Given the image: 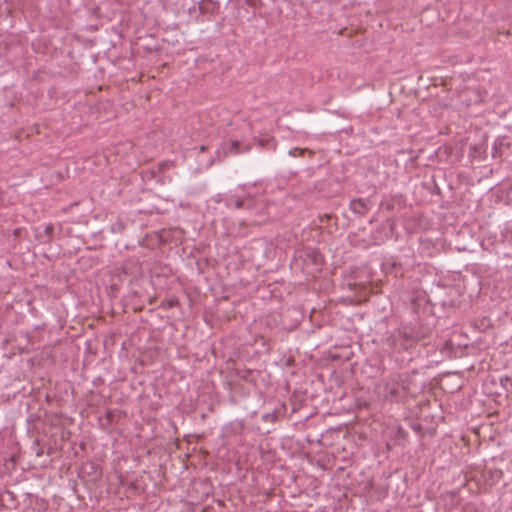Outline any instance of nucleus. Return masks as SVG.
Listing matches in <instances>:
<instances>
[{
    "mask_svg": "<svg viewBox=\"0 0 512 512\" xmlns=\"http://www.w3.org/2000/svg\"><path fill=\"white\" fill-rule=\"evenodd\" d=\"M379 394L388 401L399 402L408 393V379L401 374H393L378 385Z\"/></svg>",
    "mask_w": 512,
    "mask_h": 512,
    "instance_id": "f257e3e1",
    "label": "nucleus"
},
{
    "mask_svg": "<svg viewBox=\"0 0 512 512\" xmlns=\"http://www.w3.org/2000/svg\"><path fill=\"white\" fill-rule=\"evenodd\" d=\"M387 344L392 347L394 351L398 352H410L416 345L404 326L393 332L387 338Z\"/></svg>",
    "mask_w": 512,
    "mask_h": 512,
    "instance_id": "f03ea898",
    "label": "nucleus"
},
{
    "mask_svg": "<svg viewBox=\"0 0 512 512\" xmlns=\"http://www.w3.org/2000/svg\"><path fill=\"white\" fill-rule=\"evenodd\" d=\"M251 146L249 144L243 145L238 140H232L229 143L223 144L217 151L216 156L218 161H222L227 155H238L241 153L249 152Z\"/></svg>",
    "mask_w": 512,
    "mask_h": 512,
    "instance_id": "7ed1b4c3",
    "label": "nucleus"
},
{
    "mask_svg": "<svg viewBox=\"0 0 512 512\" xmlns=\"http://www.w3.org/2000/svg\"><path fill=\"white\" fill-rule=\"evenodd\" d=\"M404 327L415 344L426 341L432 334V329L422 323L409 324Z\"/></svg>",
    "mask_w": 512,
    "mask_h": 512,
    "instance_id": "20e7f679",
    "label": "nucleus"
},
{
    "mask_svg": "<svg viewBox=\"0 0 512 512\" xmlns=\"http://www.w3.org/2000/svg\"><path fill=\"white\" fill-rule=\"evenodd\" d=\"M226 205L228 207H234L236 209H253L255 206V199L251 196L240 198L235 195H231L226 200Z\"/></svg>",
    "mask_w": 512,
    "mask_h": 512,
    "instance_id": "39448f33",
    "label": "nucleus"
},
{
    "mask_svg": "<svg viewBox=\"0 0 512 512\" xmlns=\"http://www.w3.org/2000/svg\"><path fill=\"white\" fill-rule=\"evenodd\" d=\"M405 206V199L402 195H391L380 203V208L385 209L389 212L394 211L395 209L401 210Z\"/></svg>",
    "mask_w": 512,
    "mask_h": 512,
    "instance_id": "423d86ee",
    "label": "nucleus"
},
{
    "mask_svg": "<svg viewBox=\"0 0 512 512\" xmlns=\"http://www.w3.org/2000/svg\"><path fill=\"white\" fill-rule=\"evenodd\" d=\"M349 208L353 213L365 216L370 210L369 200L365 198L352 199L349 203Z\"/></svg>",
    "mask_w": 512,
    "mask_h": 512,
    "instance_id": "0eeeda50",
    "label": "nucleus"
},
{
    "mask_svg": "<svg viewBox=\"0 0 512 512\" xmlns=\"http://www.w3.org/2000/svg\"><path fill=\"white\" fill-rule=\"evenodd\" d=\"M509 148L510 144L505 143L504 139H497L493 144L491 155L493 158L501 157L503 154V150Z\"/></svg>",
    "mask_w": 512,
    "mask_h": 512,
    "instance_id": "6e6552de",
    "label": "nucleus"
},
{
    "mask_svg": "<svg viewBox=\"0 0 512 512\" xmlns=\"http://www.w3.org/2000/svg\"><path fill=\"white\" fill-rule=\"evenodd\" d=\"M305 260L310 261L312 264L318 266L321 265L322 255L318 250L309 248L305 250Z\"/></svg>",
    "mask_w": 512,
    "mask_h": 512,
    "instance_id": "1a4fd4ad",
    "label": "nucleus"
},
{
    "mask_svg": "<svg viewBox=\"0 0 512 512\" xmlns=\"http://www.w3.org/2000/svg\"><path fill=\"white\" fill-rule=\"evenodd\" d=\"M216 9V3L212 0H201L199 4V10L201 13H214Z\"/></svg>",
    "mask_w": 512,
    "mask_h": 512,
    "instance_id": "9d476101",
    "label": "nucleus"
},
{
    "mask_svg": "<svg viewBox=\"0 0 512 512\" xmlns=\"http://www.w3.org/2000/svg\"><path fill=\"white\" fill-rule=\"evenodd\" d=\"M53 232H54V226L52 224L46 225V227L44 229V235L40 236L41 241L44 243L50 242L52 239Z\"/></svg>",
    "mask_w": 512,
    "mask_h": 512,
    "instance_id": "9b49d317",
    "label": "nucleus"
},
{
    "mask_svg": "<svg viewBox=\"0 0 512 512\" xmlns=\"http://www.w3.org/2000/svg\"><path fill=\"white\" fill-rule=\"evenodd\" d=\"M263 421L276 422L279 419V413L277 411L266 413L262 416Z\"/></svg>",
    "mask_w": 512,
    "mask_h": 512,
    "instance_id": "f8f14e48",
    "label": "nucleus"
},
{
    "mask_svg": "<svg viewBox=\"0 0 512 512\" xmlns=\"http://www.w3.org/2000/svg\"><path fill=\"white\" fill-rule=\"evenodd\" d=\"M500 382L506 391L512 392V377H510V376L502 377L500 379Z\"/></svg>",
    "mask_w": 512,
    "mask_h": 512,
    "instance_id": "ddd939ff",
    "label": "nucleus"
},
{
    "mask_svg": "<svg viewBox=\"0 0 512 512\" xmlns=\"http://www.w3.org/2000/svg\"><path fill=\"white\" fill-rule=\"evenodd\" d=\"M297 152H298L299 154H302V153L304 152V150L299 149V148H296V149H294L293 151H290V154H291V155H293V156H296V155H297Z\"/></svg>",
    "mask_w": 512,
    "mask_h": 512,
    "instance_id": "4468645a",
    "label": "nucleus"
},
{
    "mask_svg": "<svg viewBox=\"0 0 512 512\" xmlns=\"http://www.w3.org/2000/svg\"><path fill=\"white\" fill-rule=\"evenodd\" d=\"M178 304V301L176 299H171L168 303L169 307H174Z\"/></svg>",
    "mask_w": 512,
    "mask_h": 512,
    "instance_id": "2eb2a0df",
    "label": "nucleus"
},
{
    "mask_svg": "<svg viewBox=\"0 0 512 512\" xmlns=\"http://www.w3.org/2000/svg\"><path fill=\"white\" fill-rule=\"evenodd\" d=\"M205 150H206V146H203V145H202V146L200 147V151H201V152H204Z\"/></svg>",
    "mask_w": 512,
    "mask_h": 512,
    "instance_id": "dca6fc26",
    "label": "nucleus"
},
{
    "mask_svg": "<svg viewBox=\"0 0 512 512\" xmlns=\"http://www.w3.org/2000/svg\"><path fill=\"white\" fill-rule=\"evenodd\" d=\"M498 476L502 475V472L501 471H496L495 472Z\"/></svg>",
    "mask_w": 512,
    "mask_h": 512,
    "instance_id": "f3484780",
    "label": "nucleus"
},
{
    "mask_svg": "<svg viewBox=\"0 0 512 512\" xmlns=\"http://www.w3.org/2000/svg\"><path fill=\"white\" fill-rule=\"evenodd\" d=\"M259 145L263 146V141L262 140L259 141Z\"/></svg>",
    "mask_w": 512,
    "mask_h": 512,
    "instance_id": "a211bd4d",
    "label": "nucleus"
}]
</instances>
